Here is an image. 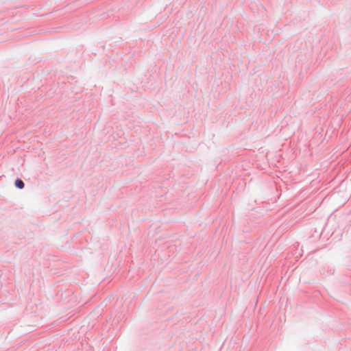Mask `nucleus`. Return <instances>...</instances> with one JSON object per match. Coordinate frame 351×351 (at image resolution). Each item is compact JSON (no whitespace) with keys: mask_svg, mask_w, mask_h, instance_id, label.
Instances as JSON below:
<instances>
[{"mask_svg":"<svg viewBox=\"0 0 351 351\" xmlns=\"http://www.w3.org/2000/svg\"><path fill=\"white\" fill-rule=\"evenodd\" d=\"M14 184L16 187L20 189H23L25 186L23 182L21 179H16Z\"/></svg>","mask_w":351,"mask_h":351,"instance_id":"nucleus-1","label":"nucleus"}]
</instances>
